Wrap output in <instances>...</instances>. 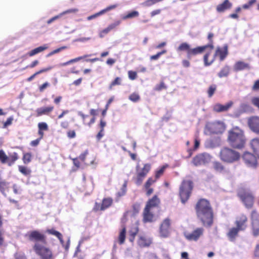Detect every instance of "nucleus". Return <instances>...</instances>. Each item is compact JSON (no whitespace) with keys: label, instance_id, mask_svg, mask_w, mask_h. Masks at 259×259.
<instances>
[{"label":"nucleus","instance_id":"774afa93","mask_svg":"<svg viewBox=\"0 0 259 259\" xmlns=\"http://www.w3.org/2000/svg\"><path fill=\"white\" fill-rule=\"evenodd\" d=\"M252 90L253 91H258L259 90V79L256 80L254 82L253 85L252 87Z\"/></svg>","mask_w":259,"mask_h":259},{"label":"nucleus","instance_id":"0e129e2a","mask_svg":"<svg viewBox=\"0 0 259 259\" xmlns=\"http://www.w3.org/2000/svg\"><path fill=\"white\" fill-rule=\"evenodd\" d=\"M103 15L102 14V12L101 11H100V12L94 14V15H92L91 16H90L89 17H88L87 18V20H91L93 19H95L96 18H97V17L99 16H101Z\"/></svg>","mask_w":259,"mask_h":259},{"label":"nucleus","instance_id":"f257e3e1","mask_svg":"<svg viewBox=\"0 0 259 259\" xmlns=\"http://www.w3.org/2000/svg\"><path fill=\"white\" fill-rule=\"evenodd\" d=\"M197 214L203 225L210 227L213 223L212 210L209 202L204 199H200L196 207Z\"/></svg>","mask_w":259,"mask_h":259},{"label":"nucleus","instance_id":"6ab92c4d","mask_svg":"<svg viewBox=\"0 0 259 259\" xmlns=\"http://www.w3.org/2000/svg\"><path fill=\"white\" fill-rule=\"evenodd\" d=\"M232 7V3L229 0H225L222 3L217 7V11L219 13H223L225 11L230 9Z\"/></svg>","mask_w":259,"mask_h":259},{"label":"nucleus","instance_id":"5701e85b","mask_svg":"<svg viewBox=\"0 0 259 259\" xmlns=\"http://www.w3.org/2000/svg\"><path fill=\"white\" fill-rule=\"evenodd\" d=\"M250 145L254 153L259 158V138H254L251 140Z\"/></svg>","mask_w":259,"mask_h":259},{"label":"nucleus","instance_id":"8fccbe9b","mask_svg":"<svg viewBox=\"0 0 259 259\" xmlns=\"http://www.w3.org/2000/svg\"><path fill=\"white\" fill-rule=\"evenodd\" d=\"M117 6H118L117 4L109 6L107 7L106 8L101 10L102 14H104L106 12H108L111 10H113V9L116 8Z\"/></svg>","mask_w":259,"mask_h":259},{"label":"nucleus","instance_id":"9b49d317","mask_svg":"<svg viewBox=\"0 0 259 259\" xmlns=\"http://www.w3.org/2000/svg\"><path fill=\"white\" fill-rule=\"evenodd\" d=\"M171 222L169 218L165 219L159 228V235L161 237H168L170 234Z\"/></svg>","mask_w":259,"mask_h":259},{"label":"nucleus","instance_id":"680f3d73","mask_svg":"<svg viewBox=\"0 0 259 259\" xmlns=\"http://www.w3.org/2000/svg\"><path fill=\"white\" fill-rule=\"evenodd\" d=\"M61 17V16L60 15V14H59L58 15H56V16L52 17V18L50 19L49 20H48L47 22V23L48 25H50V24H51L52 23H53V22H54L55 21L59 19Z\"/></svg>","mask_w":259,"mask_h":259},{"label":"nucleus","instance_id":"c9c22d12","mask_svg":"<svg viewBox=\"0 0 259 259\" xmlns=\"http://www.w3.org/2000/svg\"><path fill=\"white\" fill-rule=\"evenodd\" d=\"M8 185L9 183L6 181L0 182V191L5 197L7 196V194L5 191L8 188Z\"/></svg>","mask_w":259,"mask_h":259},{"label":"nucleus","instance_id":"a18cd8bd","mask_svg":"<svg viewBox=\"0 0 259 259\" xmlns=\"http://www.w3.org/2000/svg\"><path fill=\"white\" fill-rule=\"evenodd\" d=\"M58 238L59 239V240L61 244L62 245V246L64 247L65 250H68L69 248V245H70V238H68L67 242V244L66 245H65V244H64V242L63 240L62 236H60V238Z\"/></svg>","mask_w":259,"mask_h":259},{"label":"nucleus","instance_id":"f704fd0d","mask_svg":"<svg viewBox=\"0 0 259 259\" xmlns=\"http://www.w3.org/2000/svg\"><path fill=\"white\" fill-rule=\"evenodd\" d=\"M125 228H123L120 231L118 237V241L120 244H122L124 243L125 238Z\"/></svg>","mask_w":259,"mask_h":259},{"label":"nucleus","instance_id":"2eb2a0df","mask_svg":"<svg viewBox=\"0 0 259 259\" xmlns=\"http://www.w3.org/2000/svg\"><path fill=\"white\" fill-rule=\"evenodd\" d=\"M251 220L252 234L256 237L259 235V220L255 211H252L251 213Z\"/></svg>","mask_w":259,"mask_h":259},{"label":"nucleus","instance_id":"473e14b6","mask_svg":"<svg viewBox=\"0 0 259 259\" xmlns=\"http://www.w3.org/2000/svg\"><path fill=\"white\" fill-rule=\"evenodd\" d=\"M139 13L137 11H133L128 13L127 15L123 16L122 18L123 20H126L128 19H132L138 17Z\"/></svg>","mask_w":259,"mask_h":259},{"label":"nucleus","instance_id":"de8ad7c7","mask_svg":"<svg viewBox=\"0 0 259 259\" xmlns=\"http://www.w3.org/2000/svg\"><path fill=\"white\" fill-rule=\"evenodd\" d=\"M66 47H62L61 48H59L58 49H57L53 51H52L51 52H50V53H49L47 55V57H50V56L54 55L55 54H56V53H58L59 52H60L61 51L65 49Z\"/></svg>","mask_w":259,"mask_h":259},{"label":"nucleus","instance_id":"412c9836","mask_svg":"<svg viewBox=\"0 0 259 259\" xmlns=\"http://www.w3.org/2000/svg\"><path fill=\"white\" fill-rule=\"evenodd\" d=\"M233 102H229L226 105H222L221 104H217L213 106V110L218 112H224L227 111L232 105Z\"/></svg>","mask_w":259,"mask_h":259},{"label":"nucleus","instance_id":"e433bc0d","mask_svg":"<svg viewBox=\"0 0 259 259\" xmlns=\"http://www.w3.org/2000/svg\"><path fill=\"white\" fill-rule=\"evenodd\" d=\"M19 170L24 176L29 175L31 173V170L25 166L19 165L18 166Z\"/></svg>","mask_w":259,"mask_h":259},{"label":"nucleus","instance_id":"aec40b11","mask_svg":"<svg viewBox=\"0 0 259 259\" xmlns=\"http://www.w3.org/2000/svg\"><path fill=\"white\" fill-rule=\"evenodd\" d=\"M151 210L145 208L143 212V221L145 223H151L155 221L154 214L150 212Z\"/></svg>","mask_w":259,"mask_h":259},{"label":"nucleus","instance_id":"4468645a","mask_svg":"<svg viewBox=\"0 0 259 259\" xmlns=\"http://www.w3.org/2000/svg\"><path fill=\"white\" fill-rule=\"evenodd\" d=\"M243 159L246 164L251 167H255L257 165L256 157L249 152H245L243 155Z\"/></svg>","mask_w":259,"mask_h":259},{"label":"nucleus","instance_id":"5fc2aeb1","mask_svg":"<svg viewBox=\"0 0 259 259\" xmlns=\"http://www.w3.org/2000/svg\"><path fill=\"white\" fill-rule=\"evenodd\" d=\"M255 2L256 0H250L248 3L245 4L242 6V8L244 9H248Z\"/></svg>","mask_w":259,"mask_h":259},{"label":"nucleus","instance_id":"c756f323","mask_svg":"<svg viewBox=\"0 0 259 259\" xmlns=\"http://www.w3.org/2000/svg\"><path fill=\"white\" fill-rule=\"evenodd\" d=\"M112 203V199L111 198H105L103 200L101 204V209L105 210L109 207Z\"/></svg>","mask_w":259,"mask_h":259},{"label":"nucleus","instance_id":"864d4df0","mask_svg":"<svg viewBox=\"0 0 259 259\" xmlns=\"http://www.w3.org/2000/svg\"><path fill=\"white\" fill-rule=\"evenodd\" d=\"M121 79L120 77H116L111 83L110 89H111L112 86L116 85H119L121 83Z\"/></svg>","mask_w":259,"mask_h":259},{"label":"nucleus","instance_id":"ea45409f","mask_svg":"<svg viewBox=\"0 0 259 259\" xmlns=\"http://www.w3.org/2000/svg\"><path fill=\"white\" fill-rule=\"evenodd\" d=\"M251 109V107L245 103L242 104L240 106V110L241 112H246L249 111Z\"/></svg>","mask_w":259,"mask_h":259},{"label":"nucleus","instance_id":"f8f14e48","mask_svg":"<svg viewBox=\"0 0 259 259\" xmlns=\"http://www.w3.org/2000/svg\"><path fill=\"white\" fill-rule=\"evenodd\" d=\"M204 229L202 228H197L192 232H186L184 233L185 238L189 241H197L202 236Z\"/></svg>","mask_w":259,"mask_h":259},{"label":"nucleus","instance_id":"a878e982","mask_svg":"<svg viewBox=\"0 0 259 259\" xmlns=\"http://www.w3.org/2000/svg\"><path fill=\"white\" fill-rule=\"evenodd\" d=\"M150 169L151 165L148 163L144 164L143 168L141 169H139V165L137 166V174H140V176H142L145 177L150 171Z\"/></svg>","mask_w":259,"mask_h":259},{"label":"nucleus","instance_id":"bf43d9fd","mask_svg":"<svg viewBox=\"0 0 259 259\" xmlns=\"http://www.w3.org/2000/svg\"><path fill=\"white\" fill-rule=\"evenodd\" d=\"M128 77L131 80H134L137 78V73L135 71H129L128 72Z\"/></svg>","mask_w":259,"mask_h":259},{"label":"nucleus","instance_id":"f3484780","mask_svg":"<svg viewBox=\"0 0 259 259\" xmlns=\"http://www.w3.org/2000/svg\"><path fill=\"white\" fill-rule=\"evenodd\" d=\"M248 124L250 130L255 134L259 135V116L250 118Z\"/></svg>","mask_w":259,"mask_h":259},{"label":"nucleus","instance_id":"49530a36","mask_svg":"<svg viewBox=\"0 0 259 259\" xmlns=\"http://www.w3.org/2000/svg\"><path fill=\"white\" fill-rule=\"evenodd\" d=\"M47 232L49 234L56 236L57 238H60V236H62V234L60 232L54 229H49L47 230Z\"/></svg>","mask_w":259,"mask_h":259},{"label":"nucleus","instance_id":"a211bd4d","mask_svg":"<svg viewBox=\"0 0 259 259\" xmlns=\"http://www.w3.org/2000/svg\"><path fill=\"white\" fill-rule=\"evenodd\" d=\"M209 47L211 50L213 49V45L212 44H208V45L198 47L194 49H190V50L188 52V57H190L192 55H195L198 54H200L203 52L207 48Z\"/></svg>","mask_w":259,"mask_h":259},{"label":"nucleus","instance_id":"393cba45","mask_svg":"<svg viewBox=\"0 0 259 259\" xmlns=\"http://www.w3.org/2000/svg\"><path fill=\"white\" fill-rule=\"evenodd\" d=\"M53 106L40 107L36 109V112L37 116H39L44 114H48L49 113L53 111Z\"/></svg>","mask_w":259,"mask_h":259},{"label":"nucleus","instance_id":"ddd939ff","mask_svg":"<svg viewBox=\"0 0 259 259\" xmlns=\"http://www.w3.org/2000/svg\"><path fill=\"white\" fill-rule=\"evenodd\" d=\"M30 241H35L41 244H46L45 236L37 231L28 232L27 234Z\"/></svg>","mask_w":259,"mask_h":259},{"label":"nucleus","instance_id":"7ed1b4c3","mask_svg":"<svg viewBox=\"0 0 259 259\" xmlns=\"http://www.w3.org/2000/svg\"><path fill=\"white\" fill-rule=\"evenodd\" d=\"M247 221L246 217L243 214L236 218L235 222L236 227L229 228L227 233V236L230 241H234L238 236V233L246 229L247 227Z\"/></svg>","mask_w":259,"mask_h":259},{"label":"nucleus","instance_id":"6e6d98bb","mask_svg":"<svg viewBox=\"0 0 259 259\" xmlns=\"http://www.w3.org/2000/svg\"><path fill=\"white\" fill-rule=\"evenodd\" d=\"M216 90V87L215 85H211L209 88L208 90V94L209 97H211L213 94H214L215 91Z\"/></svg>","mask_w":259,"mask_h":259},{"label":"nucleus","instance_id":"7c9ffc66","mask_svg":"<svg viewBox=\"0 0 259 259\" xmlns=\"http://www.w3.org/2000/svg\"><path fill=\"white\" fill-rule=\"evenodd\" d=\"M18 159V156L17 153L14 152L10 154L8 156V165L11 166Z\"/></svg>","mask_w":259,"mask_h":259},{"label":"nucleus","instance_id":"6e6552de","mask_svg":"<svg viewBox=\"0 0 259 259\" xmlns=\"http://www.w3.org/2000/svg\"><path fill=\"white\" fill-rule=\"evenodd\" d=\"M225 129V126L223 122H208L205 126L204 133L206 135L222 133Z\"/></svg>","mask_w":259,"mask_h":259},{"label":"nucleus","instance_id":"09e8293b","mask_svg":"<svg viewBox=\"0 0 259 259\" xmlns=\"http://www.w3.org/2000/svg\"><path fill=\"white\" fill-rule=\"evenodd\" d=\"M38 127L40 131H47L48 129V126L47 124L44 122L39 123L38 124Z\"/></svg>","mask_w":259,"mask_h":259},{"label":"nucleus","instance_id":"1a4fd4ad","mask_svg":"<svg viewBox=\"0 0 259 259\" xmlns=\"http://www.w3.org/2000/svg\"><path fill=\"white\" fill-rule=\"evenodd\" d=\"M211 159V156L207 153H202L197 154L192 160V163L195 166L206 165Z\"/></svg>","mask_w":259,"mask_h":259},{"label":"nucleus","instance_id":"603ef678","mask_svg":"<svg viewBox=\"0 0 259 259\" xmlns=\"http://www.w3.org/2000/svg\"><path fill=\"white\" fill-rule=\"evenodd\" d=\"M166 166H167V165L163 166L160 169H159L158 170H157L156 172L155 177L156 179H158V178H159L160 176L163 174V172H164V170L165 169V168L166 167Z\"/></svg>","mask_w":259,"mask_h":259},{"label":"nucleus","instance_id":"9d476101","mask_svg":"<svg viewBox=\"0 0 259 259\" xmlns=\"http://www.w3.org/2000/svg\"><path fill=\"white\" fill-rule=\"evenodd\" d=\"M238 196L246 207H251L253 203V196L249 191H239Z\"/></svg>","mask_w":259,"mask_h":259},{"label":"nucleus","instance_id":"72a5a7b5","mask_svg":"<svg viewBox=\"0 0 259 259\" xmlns=\"http://www.w3.org/2000/svg\"><path fill=\"white\" fill-rule=\"evenodd\" d=\"M213 167L215 171L219 172H221L224 170V165L219 161H214L213 162Z\"/></svg>","mask_w":259,"mask_h":259},{"label":"nucleus","instance_id":"69168bd1","mask_svg":"<svg viewBox=\"0 0 259 259\" xmlns=\"http://www.w3.org/2000/svg\"><path fill=\"white\" fill-rule=\"evenodd\" d=\"M13 189L14 193L16 194H20L21 193V189L19 187H18L16 184H14L13 185Z\"/></svg>","mask_w":259,"mask_h":259},{"label":"nucleus","instance_id":"b1692460","mask_svg":"<svg viewBox=\"0 0 259 259\" xmlns=\"http://www.w3.org/2000/svg\"><path fill=\"white\" fill-rule=\"evenodd\" d=\"M245 69H249V65L243 61H238L234 66V69L235 71H238Z\"/></svg>","mask_w":259,"mask_h":259},{"label":"nucleus","instance_id":"2f4dec72","mask_svg":"<svg viewBox=\"0 0 259 259\" xmlns=\"http://www.w3.org/2000/svg\"><path fill=\"white\" fill-rule=\"evenodd\" d=\"M190 50V45L187 42H183L177 48V51H187V56H188V52Z\"/></svg>","mask_w":259,"mask_h":259},{"label":"nucleus","instance_id":"37998d69","mask_svg":"<svg viewBox=\"0 0 259 259\" xmlns=\"http://www.w3.org/2000/svg\"><path fill=\"white\" fill-rule=\"evenodd\" d=\"M126 191V182H125L123 184L122 188H121L120 191L117 193V196L119 197L123 196L125 194Z\"/></svg>","mask_w":259,"mask_h":259},{"label":"nucleus","instance_id":"338daca9","mask_svg":"<svg viewBox=\"0 0 259 259\" xmlns=\"http://www.w3.org/2000/svg\"><path fill=\"white\" fill-rule=\"evenodd\" d=\"M16 259H26V257L23 253L17 252L15 254Z\"/></svg>","mask_w":259,"mask_h":259},{"label":"nucleus","instance_id":"20e7f679","mask_svg":"<svg viewBox=\"0 0 259 259\" xmlns=\"http://www.w3.org/2000/svg\"><path fill=\"white\" fill-rule=\"evenodd\" d=\"M219 156L222 161L228 163L237 161L240 158L239 152L228 147L221 149Z\"/></svg>","mask_w":259,"mask_h":259},{"label":"nucleus","instance_id":"a19ab883","mask_svg":"<svg viewBox=\"0 0 259 259\" xmlns=\"http://www.w3.org/2000/svg\"><path fill=\"white\" fill-rule=\"evenodd\" d=\"M0 160L3 163H6V161L8 160V156L3 150H0Z\"/></svg>","mask_w":259,"mask_h":259},{"label":"nucleus","instance_id":"c03bdc74","mask_svg":"<svg viewBox=\"0 0 259 259\" xmlns=\"http://www.w3.org/2000/svg\"><path fill=\"white\" fill-rule=\"evenodd\" d=\"M129 99L134 102H137L140 100V96L137 93H133L129 96Z\"/></svg>","mask_w":259,"mask_h":259},{"label":"nucleus","instance_id":"dca6fc26","mask_svg":"<svg viewBox=\"0 0 259 259\" xmlns=\"http://www.w3.org/2000/svg\"><path fill=\"white\" fill-rule=\"evenodd\" d=\"M221 144V140L219 137H211L207 139L204 143L206 148L213 149L219 147Z\"/></svg>","mask_w":259,"mask_h":259},{"label":"nucleus","instance_id":"79ce46f5","mask_svg":"<svg viewBox=\"0 0 259 259\" xmlns=\"http://www.w3.org/2000/svg\"><path fill=\"white\" fill-rule=\"evenodd\" d=\"M78 12V9L77 8H73L67 10L60 13L61 16H63L64 15L70 14V13H76Z\"/></svg>","mask_w":259,"mask_h":259},{"label":"nucleus","instance_id":"4d7b16f0","mask_svg":"<svg viewBox=\"0 0 259 259\" xmlns=\"http://www.w3.org/2000/svg\"><path fill=\"white\" fill-rule=\"evenodd\" d=\"M155 180H154L152 178H149L145 184V189H148L150 186L155 182Z\"/></svg>","mask_w":259,"mask_h":259},{"label":"nucleus","instance_id":"c85d7f7f","mask_svg":"<svg viewBox=\"0 0 259 259\" xmlns=\"http://www.w3.org/2000/svg\"><path fill=\"white\" fill-rule=\"evenodd\" d=\"M230 67L226 65L219 72L218 76L219 77L222 78L223 77L227 76L230 73Z\"/></svg>","mask_w":259,"mask_h":259},{"label":"nucleus","instance_id":"052dcab7","mask_svg":"<svg viewBox=\"0 0 259 259\" xmlns=\"http://www.w3.org/2000/svg\"><path fill=\"white\" fill-rule=\"evenodd\" d=\"M13 120V116H11V117H9L7 119V120H6V121L4 123L3 127L6 128L8 126L11 125L12 123Z\"/></svg>","mask_w":259,"mask_h":259},{"label":"nucleus","instance_id":"bb28decb","mask_svg":"<svg viewBox=\"0 0 259 259\" xmlns=\"http://www.w3.org/2000/svg\"><path fill=\"white\" fill-rule=\"evenodd\" d=\"M151 240L150 238H146L144 236H140L138 243V244L141 247L149 246L151 243Z\"/></svg>","mask_w":259,"mask_h":259},{"label":"nucleus","instance_id":"e2e57ef3","mask_svg":"<svg viewBox=\"0 0 259 259\" xmlns=\"http://www.w3.org/2000/svg\"><path fill=\"white\" fill-rule=\"evenodd\" d=\"M166 87L163 82H161L160 84H157L155 87V90L156 91H161L163 89H165Z\"/></svg>","mask_w":259,"mask_h":259},{"label":"nucleus","instance_id":"3c124183","mask_svg":"<svg viewBox=\"0 0 259 259\" xmlns=\"http://www.w3.org/2000/svg\"><path fill=\"white\" fill-rule=\"evenodd\" d=\"M145 177L142 176H140V174H137V180L136 181V184L138 186H140L142 183L143 180Z\"/></svg>","mask_w":259,"mask_h":259},{"label":"nucleus","instance_id":"58836bf2","mask_svg":"<svg viewBox=\"0 0 259 259\" xmlns=\"http://www.w3.org/2000/svg\"><path fill=\"white\" fill-rule=\"evenodd\" d=\"M91 56V55H84L82 56H80V57L75 58L74 59H71V60H69L68 62H69V64H70L71 63L77 62L81 60V59H84V58L90 57Z\"/></svg>","mask_w":259,"mask_h":259},{"label":"nucleus","instance_id":"4be33fe9","mask_svg":"<svg viewBox=\"0 0 259 259\" xmlns=\"http://www.w3.org/2000/svg\"><path fill=\"white\" fill-rule=\"evenodd\" d=\"M160 202L159 199L157 196L155 195L150 199L147 203L145 208L152 210L153 208L157 207Z\"/></svg>","mask_w":259,"mask_h":259},{"label":"nucleus","instance_id":"cd10ccee","mask_svg":"<svg viewBox=\"0 0 259 259\" xmlns=\"http://www.w3.org/2000/svg\"><path fill=\"white\" fill-rule=\"evenodd\" d=\"M48 45L47 44H45L42 46H40L32 50L28 53V55L30 57L33 56L37 54H38L47 50L48 48Z\"/></svg>","mask_w":259,"mask_h":259},{"label":"nucleus","instance_id":"13d9d810","mask_svg":"<svg viewBox=\"0 0 259 259\" xmlns=\"http://www.w3.org/2000/svg\"><path fill=\"white\" fill-rule=\"evenodd\" d=\"M252 104L259 109V97H253L251 99Z\"/></svg>","mask_w":259,"mask_h":259},{"label":"nucleus","instance_id":"0eeeda50","mask_svg":"<svg viewBox=\"0 0 259 259\" xmlns=\"http://www.w3.org/2000/svg\"><path fill=\"white\" fill-rule=\"evenodd\" d=\"M33 249L42 259H54L52 251L46 246L45 244L36 242L33 246Z\"/></svg>","mask_w":259,"mask_h":259},{"label":"nucleus","instance_id":"f03ea898","mask_svg":"<svg viewBox=\"0 0 259 259\" xmlns=\"http://www.w3.org/2000/svg\"><path fill=\"white\" fill-rule=\"evenodd\" d=\"M228 141L233 147L237 149L242 148L245 143L243 132L236 126L229 132Z\"/></svg>","mask_w":259,"mask_h":259},{"label":"nucleus","instance_id":"4c0bfd02","mask_svg":"<svg viewBox=\"0 0 259 259\" xmlns=\"http://www.w3.org/2000/svg\"><path fill=\"white\" fill-rule=\"evenodd\" d=\"M31 154L30 153H24L23 157V161L25 164L29 163L31 160Z\"/></svg>","mask_w":259,"mask_h":259},{"label":"nucleus","instance_id":"423d86ee","mask_svg":"<svg viewBox=\"0 0 259 259\" xmlns=\"http://www.w3.org/2000/svg\"><path fill=\"white\" fill-rule=\"evenodd\" d=\"M193 188V183L190 180H184L180 188L181 201L185 203L189 199Z\"/></svg>","mask_w":259,"mask_h":259},{"label":"nucleus","instance_id":"39448f33","mask_svg":"<svg viewBox=\"0 0 259 259\" xmlns=\"http://www.w3.org/2000/svg\"><path fill=\"white\" fill-rule=\"evenodd\" d=\"M210 53V52H208L204 56L203 59L204 65L205 66H209L211 65L214 62L215 57L217 56H219L220 61H223L226 58L228 54V46L227 45H225L223 48H221L220 47H217L212 59L209 62H208V58Z\"/></svg>","mask_w":259,"mask_h":259}]
</instances>
